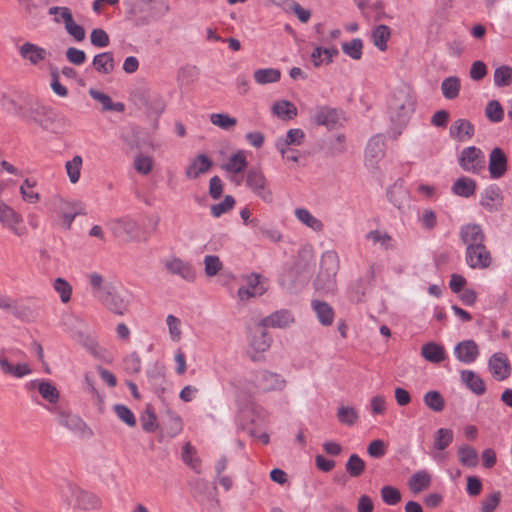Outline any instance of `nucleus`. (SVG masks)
Segmentation results:
<instances>
[{
	"instance_id": "f257e3e1",
	"label": "nucleus",
	"mask_w": 512,
	"mask_h": 512,
	"mask_svg": "<svg viewBox=\"0 0 512 512\" xmlns=\"http://www.w3.org/2000/svg\"><path fill=\"white\" fill-rule=\"evenodd\" d=\"M29 108L23 117L37 123L44 130L59 133L64 127L65 119L49 106L43 105L37 100L27 102Z\"/></svg>"
},
{
	"instance_id": "f03ea898",
	"label": "nucleus",
	"mask_w": 512,
	"mask_h": 512,
	"mask_svg": "<svg viewBox=\"0 0 512 512\" xmlns=\"http://www.w3.org/2000/svg\"><path fill=\"white\" fill-rule=\"evenodd\" d=\"M415 106L416 98L410 90L394 91L388 105L391 121L399 126L406 125L415 111Z\"/></svg>"
},
{
	"instance_id": "7ed1b4c3",
	"label": "nucleus",
	"mask_w": 512,
	"mask_h": 512,
	"mask_svg": "<svg viewBox=\"0 0 512 512\" xmlns=\"http://www.w3.org/2000/svg\"><path fill=\"white\" fill-rule=\"evenodd\" d=\"M338 270L339 256L337 252L334 250L325 251L321 256L320 270L314 280L316 290L324 293L333 292L337 286L336 276Z\"/></svg>"
},
{
	"instance_id": "20e7f679",
	"label": "nucleus",
	"mask_w": 512,
	"mask_h": 512,
	"mask_svg": "<svg viewBox=\"0 0 512 512\" xmlns=\"http://www.w3.org/2000/svg\"><path fill=\"white\" fill-rule=\"evenodd\" d=\"M245 183L252 193L263 202H273V193L261 168L252 167L248 169L246 171Z\"/></svg>"
},
{
	"instance_id": "39448f33",
	"label": "nucleus",
	"mask_w": 512,
	"mask_h": 512,
	"mask_svg": "<svg viewBox=\"0 0 512 512\" xmlns=\"http://www.w3.org/2000/svg\"><path fill=\"white\" fill-rule=\"evenodd\" d=\"M108 228L116 238L126 242L135 241L140 237L139 223L131 216H123L108 222Z\"/></svg>"
},
{
	"instance_id": "423d86ee",
	"label": "nucleus",
	"mask_w": 512,
	"mask_h": 512,
	"mask_svg": "<svg viewBox=\"0 0 512 512\" xmlns=\"http://www.w3.org/2000/svg\"><path fill=\"white\" fill-rule=\"evenodd\" d=\"M459 165L464 171L479 174L485 167V154L478 147H466L459 156Z\"/></svg>"
},
{
	"instance_id": "0eeeda50",
	"label": "nucleus",
	"mask_w": 512,
	"mask_h": 512,
	"mask_svg": "<svg viewBox=\"0 0 512 512\" xmlns=\"http://www.w3.org/2000/svg\"><path fill=\"white\" fill-rule=\"evenodd\" d=\"M7 354L16 357L23 355V352L19 349H0V369L3 374L10 375L15 378H23L32 373V369L29 364L19 363L13 365L9 361Z\"/></svg>"
},
{
	"instance_id": "6e6552de",
	"label": "nucleus",
	"mask_w": 512,
	"mask_h": 512,
	"mask_svg": "<svg viewBox=\"0 0 512 512\" xmlns=\"http://www.w3.org/2000/svg\"><path fill=\"white\" fill-rule=\"evenodd\" d=\"M465 262L471 269L484 270L492 263V256L486 245L465 249Z\"/></svg>"
},
{
	"instance_id": "1a4fd4ad",
	"label": "nucleus",
	"mask_w": 512,
	"mask_h": 512,
	"mask_svg": "<svg viewBox=\"0 0 512 512\" xmlns=\"http://www.w3.org/2000/svg\"><path fill=\"white\" fill-rule=\"evenodd\" d=\"M253 382L256 387L264 392L281 390L285 386L283 377L274 372L260 370L254 374Z\"/></svg>"
},
{
	"instance_id": "9d476101",
	"label": "nucleus",
	"mask_w": 512,
	"mask_h": 512,
	"mask_svg": "<svg viewBox=\"0 0 512 512\" xmlns=\"http://www.w3.org/2000/svg\"><path fill=\"white\" fill-rule=\"evenodd\" d=\"M460 241L465 245L466 249L478 247L485 244L486 236L480 224L468 223L460 227Z\"/></svg>"
},
{
	"instance_id": "9b49d317",
	"label": "nucleus",
	"mask_w": 512,
	"mask_h": 512,
	"mask_svg": "<svg viewBox=\"0 0 512 512\" xmlns=\"http://www.w3.org/2000/svg\"><path fill=\"white\" fill-rule=\"evenodd\" d=\"M98 300L111 312L124 315L128 311L129 302L112 285Z\"/></svg>"
},
{
	"instance_id": "f8f14e48",
	"label": "nucleus",
	"mask_w": 512,
	"mask_h": 512,
	"mask_svg": "<svg viewBox=\"0 0 512 512\" xmlns=\"http://www.w3.org/2000/svg\"><path fill=\"white\" fill-rule=\"evenodd\" d=\"M488 369L497 381L506 380L511 373L509 359L505 353H494L488 360Z\"/></svg>"
},
{
	"instance_id": "ddd939ff",
	"label": "nucleus",
	"mask_w": 512,
	"mask_h": 512,
	"mask_svg": "<svg viewBox=\"0 0 512 512\" xmlns=\"http://www.w3.org/2000/svg\"><path fill=\"white\" fill-rule=\"evenodd\" d=\"M72 497L75 500V507L78 509L89 511L100 507V498L92 492L80 489L76 486H69Z\"/></svg>"
},
{
	"instance_id": "4468645a",
	"label": "nucleus",
	"mask_w": 512,
	"mask_h": 512,
	"mask_svg": "<svg viewBox=\"0 0 512 512\" xmlns=\"http://www.w3.org/2000/svg\"><path fill=\"white\" fill-rule=\"evenodd\" d=\"M479 347L474 340H464L454 347L455 358L464 364H472L479 357Z\"/></svg>"
},
{
	"instance_id": "2eb2a0df",
	"label": "nucleus",
	"mask_w": 512,
	"mask_h": 512,
	"mask_svg": "<svg viewBox=\"0 0 512 512\" xmlns=\"http://www.w3.org/2000/svg\"><path fill=\"white\" fill-rule=\"evenodd\" d=\"M23 221L22 216L12 207L0 200V223L8 227L14 234L21 236L24 229L17 227Z\"/></svg>"
},
{
	"instance_id": "dca6fc26",
	"label": "nucleus",
	"mask_w": 512,
	"mask_h": 512,
	"mask_svg": "<svg viewBox=\"0 0 512 512\" xmlns=\"http://www.w3.org/2000/svg\"><path fill=\"white\" fill-rule=\"evenodd\" d=\"M127 19L136 27H143L154 21L152 9L144 4H135L127 11Z\"/></svg>"
},
{
	"instance_id": "f3484780",
	"label": "nucleus",
	"mask_w": 512,
	"mask_h": 512,
	"mask_svg": "<svg viewBox=\"0 0 512 512\" xmlns=\"http://www.w3.org/2000/svg\"><path fill=\"white\" fill-rule=\"evenodd\" d=\"M488 168L492 179H499L506 173L507 157L501 148L495 147L491 151Z\"/></svg>"
},
{
	"instance_id": "a211bd4d",
	"label": "nucleus",
	"mask_w": 512,
	"mask_h": 512,
	"mask_svg": "<svg viewBox=\"0 0 512 512\" xmlns=\"http://www.w3.org/2000/svg\"><path fill=\"white\" fill-rule=\"evenodd\" d=\"M475 134V126L467 119H457L449 129V135L458 142L470 140Z\"/></svg>"
},
{
	"instance_id": "6ab92c4d",
	"label": "nucleus",
	"mask_w": 512,
	"mask_h": 512,
	"mask_svg": "<svg viewBox=\"0 0 512 512\" xmlns=\"http://www.w3.org/2000/svg\"><path fill=\"white\" fill-rule=\"evenodd\" d=\"M294 322V317L291 311L282 309L273 312L269 316L263 318L258 326L262 327H273V328H285Z\"/></svg>"
},
{
	"instance_id": "aec40b11",
	"label": "nucleus",
	"mask_w": 512,
	"mask_h": 512,
	"mask_svg": "<svg viewBox=\"0 0 512 512\" xmlns=\"http://www.w3.org/2000/svg\"><path fill=\"white\" fill-rule=\"evenodd\" d=\"M313 122L318 126L333 129L339 121L338 110L329 106L318 107L312 116Z\"/></svg>"
},
{
	"instance_id": "412c9836",
	"label": "nucleus",
	"mask_w": 512,
	"mask_h": 512,
	"mask_svg": "<svg viewBox=\"0 0 512 512\" xmlns=\"http://www.w3.org/2000/svg\"><path fill=\"white\" fill-rule=\"evenodd\" d=\"M165 267L171 274L178 275L188 282L195 280V271L192 266L178 257L167 261Z\"/></svg>"
},
{
	"instance_id": "4be33fe9",
	"label": "nucleus",
	"mask_w": 512,
	"mask_h": 512,
	"mask_svg": "<svg viewBox=\"0 0 512 512\" xmlns=\"http://www.w3.org/2000/svg\"><path fill=\"white\" fill-rule=\"evenodd\" d=\"M213 166V161L205 154H199L187 166L185 174L189 179H197L200 175L207 173Z\"/></svg>"
},
{
	"instance_id": "5701e85b",
	"label": "nucleus",
	"mask_w": 512,
	"mask_h": 512,
	"mask_svg": "<svg viewBox=\"0 0 512 512\" xmlns=\"http://www.w3.org/2000/svg\"><path fill=\"white\" fill-rule=\"evenodd\" d=\"M460 378L463 384L475 395L481 396L486 392V385L483 379L473 370H462Z\"/></svg>"
},
{
	"instance_id": "b1692460",
	"label": "nucleus",
	"mask_w": 512,
	"mask_h": 512,
	"mask_svg": "<svg viewBox=\"0 0 512 512\" xmlns=\"http://www.w3.org/2000/svg\"><path fill=\"white\" fill-rule=\"evenodd\" d=\"M305 134L299 128H294L288 130L285 138H279L276 141V148L281 153L282 156H285L287 152H289L290 145H301L304 140Z\"/></svg>"
},
{
	"instance_id": "393cba45",
	"label": "nucleus",
	"mask_w": 512,
	"mask_h": 512,
	"mask_svg": "<svg viewBox=\"0 0 512 512\" xmlns=\"http://www.w3.org/2000/svg\"><path fill=\"white\" fill-rule=\"evenodd\" d=\"M19 53L22 58L28 60L33 65L39 64L41 61L45 60L48 55L46 49L30 42L21 45Z\"/></svg>"
},
{
	"instance_id": "a878e982",
	"label": "nucleus",
	"mask_w": 512,
	"mask_h": 512,
	"mask_svg": "<svg viewBox=\"0 0 512 512\" xmlns=\"http://www.w3.org/2000/svg\"><path fill=\"white\" fill-rule=\"evenodd\" d=\"M147 378L148 383L153 390V392L159 397L162 398L165 393V375L163 368L154 365L152 368L147 370Z\"/></svg>"
},
{
	"instance_id": "bb28decb",
	"label": "nucleus",
	"mask_w": 512,
	"mask_h": 512,
	"mask_svg": "<svg viewBox=\"0 0 512 512\" xmlns=\"http://www.w3.org/2000/svg\"><path fill=\"white\" fill-rule=\"evenodd\" d=\"M311 307L316 314L318 321L323 326L332 325L335 313L333 307L329 303L321 300H313L311 302Z\"/></svg>"
},
{
	"instance_id": "cd10ccee",
	"label": "nucleus",
	"mask_w": 512,
	"mask_h": 512,
	"mask_svg": "<svg viewBox=\"0 0 512 512\" xmlns=\"http://www.w3.org/2000/svg\"><path fill=\"white\" fill-rule=\"evenodd\" d=\"M421 355L431 363H440L447 357L443 345L430 341L421 347Z\"/></svg>"
},
{
	"instance_id": "c85d7f7f",
	"label": "nucleus",
	"mask_w": 512,
	"mask_h": 512,
	"mask_svg": "<svg viewBox=\"0 0 512 512\" xmlns=\"http://www.w3.org/2000/svg\"><path fill=\"white\" fill-rule=\"evenodd\" d=\"M92 65L100 74L107 75L112 73L115 67L113 53L106 51L96 54L93 58Z\"/></svg>"
},
{
	"instance_id": "c756f323",
	"label": "nucleus",
	"mask_w": 512,
	"mask_h": 512,
	"mask_svg": "<svg viewBox=\"0 0 512 512\" xmlns=\"http://www.w3.org/2000/svg\"><path fill=\"white\" fill-rule=\"evenodd\" d=\"M89 95L102 104L104 111L124 112L125 105L122 102H113L111 97L104 92L91 88Z\"/></svg>"
},
{
	"instance_id": "7c9ffc66",
	"label": "nucleus",
	"mask_w": 512,
	"mask_h": 512,
	"mask_svg": "<svg viewBox=\"0 0 512 512\" xmlns=\"http://www.w3.org/2000/svg\"><path fill=\"white\" fill-rule=\"evenodd\" d=\"M431 484V475L426 470L415 472L408 480L409 489L417 494L427 489Z\"/></svg>"
},
{
	"instance_id": "2f4dec72",
	"label": "nucleus",
	"mask_w": 512,
	"mask_h": 512,
	"mask_svg": "<svg viewBox=\"0 0 512 512\" xmlns=\"http://www.w3.org/2000/svg\"><path fill=\"white\" fill-rule=\"evenodd\" d=\"M451 190L457 196L469 198L475 193L476 181L468 177H460L454 182Z\"/></svg>"
},
{
	"instance_id": "473e14b6",
	"label": "nucleus",
	"mask_w": 512,
	"mask_h": 512,
	"mask_svg": "<svg viewBox=\"0 0 512 512\" xmlns=\"http://www.w3.org/2000/svg\"><path fill=\"white\" fill-rule=\"evenodd\" d=\"M384 150V137L378 134L369 139L365 149V156L371 160H378L384 155Z\"/></svg>"
},
{
	"instance_id": "72a5a7b5",
	"label": "nucleus",
	"mask_w": 512,
	"mask_h": 512,
	"mask_svg": "<svg viewBox=\"0 0 512 512\" xmlns=\"http://www.w3.org/2000/svg\"><path fill=\"white\" fill-rule=\"evenodd\" d=\"M391 37V29L385 24H380L372 30L373 44L382 52L387 50V42Z\"/></svg>"
},
{
	"instance_id": "f704fd0d",
	"label": "nucleus",
	"mask_w": 512,
	"mask_h": 512,
	"mask_svg": "<svg viewBox=\"0 0 512 512\" xmlns=\"http://www.w3.org/2000/svg\"><path fill=\"white\" fill-rule=\"evenodd\" d=\"M295 216L302 224L315 232H321L324 228L322 221L313 216L306 208H297L295 210Z\"/></svg>"
},
{
	"instance_id": "c9c22d12",
	"label": "nucleus",
	"mask_w": 512,
	"mask_h": 512,
	"mask_svg": "<svg viewBox=\"0 0 512 512\" xmlns=\"http://www.w3.org/2000/svg\"><path fill=\"white\" fill-rule=\"evenodd\" d=\"M366 239L374 244L379 243L384 250H395L396 241L387 233L380 230H372L366 234Z\"/></svg>"
},
{
	"instance_id": "e433bc0d",
	"label": "nucleus",
	"mask_w": 512,
	"mask_h": 512,
	"mask_svg": "<svg viewBox=\"0 0 512 512\" xmlns=\"http://www.w3.org/2000/svg\"><path fill=\"white\" fill-rule=\"evenodd\" d=\"M461 88L460 79L457 76H449L441 83V92L445 99L453 100L459 96Z\"/></svg>"
},
{
	"instance_id": "4c0bfd02",
	"label": "nucleus",
	"mask_w": 512,
	"mask_h": 512,
	"mask_svg": "<svg viewBox=\"0 0 512 512\" xmlns=\"http://www.w3.org/2000/svg\"><path fill=\"white\" fill-rule=\"evenodd\" d=\"M247 160L243 151L233 154L223 165V169L229 173L239 174L247 167Z\"/></svg>"
},
{
	"instance_id": "58836bf2",
	"label": "nucleus",
	"mask_w": 512,
	"mask_h": 512,
	"mask_svg": "<svg viewBox=\"0 0 512 512\" xmlns=\"http://www.w3.org/2000/svg\"><path fill=\"white\" fill-rule=\"evenodd\" d=\"M386 195L393 206L401 209L407 200L408 192L403 186L394 184L387 189Z\"/></svg>"
},
{
	"instance_id": "ea45409f",
	"label": "nucleus",
	"mask_w": 512,
	"mask_h": 512,
	"mask_svg": "<svg viewBox=\"0 0 512 512\" xmlns=\"http://www.w3.org/2000/svg\"><path fill=\"white\" fill-rule=\"evenodd\" d=\"M254 79L258 84L276 83L281 78V72L276 68H262L254 72Z\"/></svg>"
},
{
	"instance_id": "a19ab883",
	"label": "nucleus",
	"mask_w": 512,
	"mask_h": 512,
	"mask_svg": "<svg viewBox=\"0 0 512 512\" xmlns=\"http://www.w3.org/2000/svg\"><path fill=\"white\" fill-rule=\"evenodd\" d=\"M458 457L462 465L467 467H475L479 462L476 449L469 445H462L458 448Z\"/></svg>"
},
{
	"instance_id": "79ce46f5",
	"label": "nucleus",
	"mask_w": 512,
	"mask_h": 512,
	"mask_svg": "<svg viewBox=\"0 0 512 512\" xmlns=\"http://www.w3.org/2000/svg\"><path fill=\"white\" fill-rule=\"evenodd\" d=\"M182 460L197 474L201 473V461L196 456L195 449L190 443H186L182 448Z\"/></svg>"
},
{
	"instance_id": "37998d69",
	"label": "nucleus",
	"mask_w": 512,
	"mask_h": 512,
	"mask_svg": "<svg viewBox=\"0 0 512 512\" xmlns=\"http://www.w3.org/2000/svg\"><path fill=\"white\" fill-rule=\"evenodd\" d=\"M424 404L434 412H441L445 407V400L440 392L436 390H430L423 396Z\"/></svg>"
},
{
	"instance_id": "c03bdc74",
	"label": "nucleus",
	"mask_w": 512,
	"mask_h": 512,
	"mask_svg": "<svg viewBox=\"0 0 512 512\" xmlns=\"http://www.w3.org/2000/svg\"><path fill=\"white\" fill-rule=\"evenodd\" d=\"M338 421L346 426H353L359 420L358 411L351 406H340L336 413Z\"/></svg>"
},
{
	"instance_id": "a18cd8bd",
	"label": "nucleus",
	"mask_w": 512,
	"mask_h": 512,
	"mask_svg": "<svg viewBox=\"0 0 512 512\" xmlns=\"http://www.w3.org/2000/svg\"><path fill=\"white\" fill-rule=\"evenodd\" d=\"M58 422L60 425L74 432L81 431L86 426L85 422L79 416L70 413H61L58 417Z\"/></svg>"
},
{
	"instance_id": "49530a36",
	"label": "nucleus",
	"mask_w": 512,
	"mask_h": 512,
	"mask_svg": "<svg viewBox=\"0 0 512 512\" xmlns=\"http://www.w3.org/2000/svg\"><path fill=\"white\" fill-rule=\"evenodd\" d=\"M366 464L364 460L357 454H351L345 464L347 473L354 478L360 477L365 471Z\"/></svg>"
},
{
	"instance_id": "de8ad7c7",
	"label": "nucleus",
	"mask_w": 512,
	"mask_h": 512,
	"mask_svg": "<svg viewBox=\"0 0 512 512\" xmlns=\"http://www.w3.org/2000/svg\"><path fill=\"white\" fill-rule=\"evenodd\" d=\"M272 110L275 115L283 119H293L297 115V108L287 100L276 102Z\"/></svg>"
},
{
	"instance_id": "09e8293b",
	"label": "nucleus",
	"mask_w": 512,
	"mask_h": 512,
	"mask_svg": "<svg viewBox=\"0 0 512 512\" xmlns=\"http://www.w3.org/2000/svg\"><path fill=\"white\" fill-rule=\"evenodd\" d=\"M259 334H255L251 341V346L256 352H265L269 349L272 338L268 335L265 328L258 326Z\"/></svg>"
},
{
	"instance_id": "8fccbe9b",
	"label": "nucleus",
	"mask_w": 512,
	"mask_h": 512,
	"mask_svg": "<svg viewBox=\"0 0 512 512\" xmlns=\"http://www.w3.org/2000/svg\"><path fill=\"white\" fill-rule=\"evenodd\" d=\"M341 48L343 53L353 60H360L363 55V41L360 38H354L350 42H343Z\"/></svg>"
},
{
	"instance_id": "3c124183",
	"label": "nucleus",
	"mask_w": 512,
	"mask_h": 512,
	"mask_svg": "<svg viewBox=\"0 0 512 512\" xmlns=\"http://www.w3.org/2000/svg\"><path fill=\"white\" fill-rule=\"evenodd\" d=\"M210 122L225 131H230L236 126L237 119L227 113H213L210 115Z\"/></svg>"
},
{
	"instance_id": "603ef678",
	"label": "nucleus",
	"mask_w": 512,
	"mask_h": 512,
	"mask_svg": "<svg viewBox=\"0 0 512 512\" xmlns=\"http://www.w3.org/2000/svg\"><path fill=\"white\" fill-rule=\"evenodd\" d=\"M512 84V67L502 65L494 71V85L496 87H506Z\"/></svg>"
},
{
	"instance_id": "864d4df0",
	"label": "nucleus",
	"mask_w": 512,
	"mask_h": 512,
	"mask_svg": "<svg viewBox=\"0 0 512 512\" xmlns=\"http://www.w3.org/2000/svg\"><path fill=\"white\" fill-rule=\"evenodd\" d=\"M453 431L448 428H440L435 433L434 448L445 450L453 441Z\"/></svg>"
},
{
	"instance_id": "5fc2aeb1",
	"label": "nucleus",
	"mask_w": 512,
	"mask_h": 512,
	"mask_svg": "<svg viewBox=\"0 0 512 512\" xmlns=\"http://www.w3.org/2000/svg\"><path fill=\"white\" fill-rule=\"evenodd\" d=\"M500 188L493 184V185H490L488 186L485 190H484V193L482 194V197L480 199V205L483 206L484 208L488 209L489 211H492L493 210V204L492 202H494L495 200H497L499 197H500Z\"/></svg>"
},
{
	"instance_id": "6e6d98bb",
	"label": "nucleus",
	"mask_w": 512,
	"mask_h": 512,
	"mask_svg": "<svg viewBox=\"0 0 512 512\" xmlns=\"http://www.w3.org/2000/svg\"><path fill=\"white\" fill-rule=\"evenodd\" d=\"M89 283L92 289L93 296L98 299L106 290H108L112 285L104 284L103 277L97 273H91L89 275Z\"/></svg>"
},
{
	"instance_id": "4d7b16f0",
	"label": "nucleus",
	"mask_w": 512,
	"mask_h": 512,
	"mask_svg": "<svg viewBox=\"0 0 512 512\" xmlns=\"http://www.w3.org/2000/svg\"><path fill=\"white\" fill-rule=\"evenodd\" d=\"M381 498L387 505L394 506L401 501V493L394 486L385 485L381 488Z\"/></svg>"
},
{
	"instance_id": "13d9d810",
	"label": "nucleus",
	"mask_w": 512,
	"mask_h": 512,
	"mask_svg": "<svg viewBox=\"0 0 512 512\" xmlns=\"http://www.w3.org/2000/svg\"><path fill=\"white\" fill-rule=\"evenodd\" d=\"M0 105L3 111L14 116H23L22 106L14 99L10 98L6 93H2Z\"/></svg>"
},
{
	"instance_id": "bf43d9fd",
	"label": "nucleus",
	"mask_w": 512,
	"mask_h": 512,
	"mask_svg": "<svg viewBox=\"0 0 512 512\" xmlns=\"http://www.w3.org/2000/svg\"><path fill=\"white\" fill-rule=\"evenodd\" d=\"M485 114L486 117L493 123H498L502 121L504 117L503 108L501 104L496 100H492L487 103L485 108Z\"/></svg>"
},
{
	"instance_id": "052dcab7",
	"label": "nucleus",
	"mask_w": 512,
	"mask_h": 512,
	"mask_svg": "<svg viewBox=\"0 0 512 512\" xmlns=\"http://www.w3.org/2000/svg\"><path fill=\"white\" fill-rule=\"evenodd\" d=\"M39 393L43 399L50 403H56L59 399V392L57 388L47 380H42L39 386Z\"/></svg>"
},
{
	"instance_id": "680f3d73",
	"label": "nucleus",
	"mask_w": 512,
	"mask_h": 512,
	"mask_svg": "<svg viewBox=\"0 0 512 512\" xmlns=\"http://www.w3.org/2000/svg\"><path fill=\"white\" fill-rule=\"evenodd\" d=\"M141 426L145 432H155L157 425L156 415L150 405L147 406L145 413L141 416Z\"/></svg>"
},
{
	"instance_id": "e2e57ef3",
	"label": "nucleus",
	"mask_w": 512,
	"mask_h": 512,
	"mask_svg": "<svg viewBox=\"0 0 512 512\" xmlns=\"http://www.w3.org/2000/svg\"><path fill=\"white\" fill-rule=\"evenodd\" d=\"M234 205L235 198L232 195H226L222 202L211 206V214L213 217L219 218L224 213L230 211Z\"/></svg>"
},
{
	"instance_id": "0e129e2a",
	"label": "nucleus",
	"mask_w": 512,
	"mask_h": 512,
	"mask_svg": "<svg viewBox=\"0 0 512 512\" xmlns=\"http://www.w3.org/2000/svg\"><path fill=\"white\" fill-rule=\"evenodd\" d=\"M117 417L127 424L129 427H134L136 425V418L133 412L124 404H116L113 408Z\"/></svg>"
},
{
	"instance_id": "69168bd1",
	"label": "nucleus",
	"mask_w": 512,
	"mask_h": 512,
	"mask_svg": "<svg viewBox=\"0 0 512 512\" xmlns=\"http://www.w3.org/2000/svg\"><path fill=\"white\" fill-rule=\"evenodd\" d=\"M82 166V158L79 155H76L72 158V160L66 163V171L71 183L78 182L80 178V170Z\"/></svg>"
},
{
	"instance_id": "338daca9",
	"label": "nucleus",
	"mask_w": 512,
	"mask_h": 512,
	"mask_svg": "<svg viewBox=\"0 0 512 512\" xmlns=\"http://www.w3.org/2000/svg\"><path fill=\"white\" fill-rule=\"evenodd\" d=\"M90 42L97 48H105L110 44V38L104 29L95 28L90 34Z\"/></svg>"
},
{
	"instance_id": "774afa93",
	"label": "nucleus",
	"mask_w": 512,
	"mask_h": 512,
	"mask_svg": "<svg viewBox=\"0 0 512 512\" xmlns=\"http://www.w3.org/2000/svg\"><path fill=\"white\" fill-rule=\"evenodd\" d=\"M501 492L494 491L488 495L481 503V512H494L500 504Z\"/></svg>"
}]
</instances>
